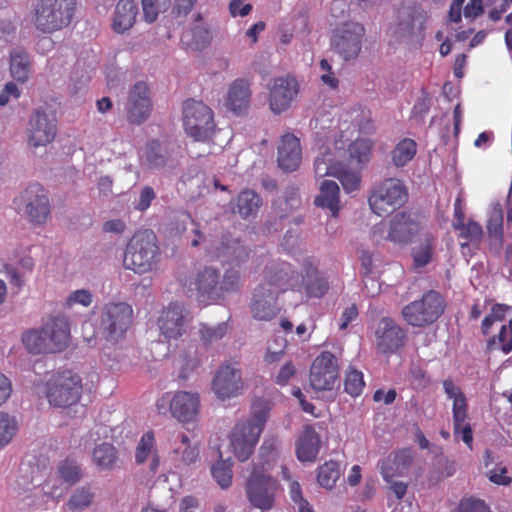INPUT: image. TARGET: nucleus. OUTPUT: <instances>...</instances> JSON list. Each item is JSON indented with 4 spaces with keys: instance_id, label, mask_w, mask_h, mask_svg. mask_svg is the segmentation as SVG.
I'll return each mask as SVG.
<instances>
[{
    "instance_id": "obj_63",
    "label": "nucleus",
    "mask_w": 512,
    "mask_h": 512,
    "mask_svg": "<svg viewBox=\"0 0 512 512\" xmlns=\"http://www.w3.org/2000/svg\"><path fill=\"white\" fill-rule=\"evenodd\" d=\"M92 302L93 294L88 289H78L69 294L65 302V307L69 309L76 305L89 307Z\"/></svg>"
},
{
    "instance_id": "obj_7",
    "label": "nucleus",
    "mask_w": 512,
    "mask_h": 512,
    "mask_svg": "<svg viewBox=\"0 0 512 512\" xmlns=\"http://www.w3.org/2000/svg\"><path fill=\"white\" fill-rule=\"evenodd\" d=\"M155 406L161 415L170 412L182 424L194 423L200 412V397L197 392H167L157 399Z\"/></svg>"
},
{
    "instance_id": "obj_49",
    "label": "nucleus",
    "mask_w": 512,
    "mask_h": 512,
    "mask_svg": "<svg viewBox=\"0 0 512 512\" xmlns=\"http://www.w3.org/2000/svg\"><path fill=\"white\" fill-rule=\"evenodd\" d=\"M435 238L431 234H426L419 247L412 252L415 268L426 266L432 259Z\"/></svg>"
},
{
    "instance_id": "obj_56",
    "label": "nucleus",
    "mask_w": 512,
    "mask_h": 512,
    "mask_svg": "<svg viewBox=\"0 0 512 512\" xmlns=\"http://www.w3.org/2000/svg\"><path fill=\"white\" fill-rule=\"evenodd\" d=\"M94 499V492L90 487L83 486L77 488L68 500V507L73 511H82L88 508Z\"/></svg>"
},
{
    "instance_id": "obj_54",
    "label": "nucleus",
    "mask_w": 512,
    "mask_h": 512,
    "mask_svg": "<svg viewBox=\"0 0 512 512\" xmlns=\"http://www.w3.org/2000/svg\"><path fill=\"white\" fill-rule=\"evenodd\" d=\"M334 177L341 182L343 189L348 193L353 192L360 187V173L347 168L341 163H339Z\"/></svg>"
},
{
    "instance_id": "obj_14",
    "label": "nucleus",
    "mask_w": 512,
    "mask_h": 512,
    "mask_svg": "<svg viewBox=\"0 0 512 512\" xmlns=\"http://www.w3.org/2000/svg\"><path fill=\"white\" fill-rule=\"evenodd\" d=\"M364 34L363 25L356 22L344 23L334 31L331 47L344 61L355 59L361 52Z\"/></svg>"
},
{
    "instance_id": "obj_36",
    "label": "nucleus",
    "mask_w": 512,
    "mask_h": 512,
    "mask_svg": "<svg viewBox=\"0 0 512 512\" xmlns=\"http://www.w3.org/2000/svg\"><path fill=\"white\" fill-rule=\"evenodd\" d=\"M180 41L184 49L193 51L202 50L209 44L210 32L203 25L200 14L197 15V23L182 33Z\"/></svg>"
},
{
    "instance_id": "obj_32",
    "label": "nucleus",
    "mask_w": 512,
    "mask_h": 512,
    "mask_svg": "<svg viewBox=\"0 0 512 512\" xmlns=\"http://www.w3.org/2000/svg\"><path fill=\"white\" fill-rule=\"evenodd\" d=\"M320 449V437L310 425L303 428L296 442V456L301 462H314Z\"/></svg>"
},
{
    "instance_id": "obj_55",
    "label": "nucleus",
    "mask_w": 512,
    "mask_h": 512,
    "mask_svg": "<svg viewBox=\"0 0 512 512\" xmlns=\"http://www.w3.org/2000/svg\"><path fill=\"white\" fill-rule=\"evenodd\" d=\"M373 142L370 139L357 138L348 145L350 158L358 163H366L370 160Z\"/></svg>"
},
{
    "instance_id": "obj_9",
    "label": "nucleus",
    "mask_w": 512,
    "mask_h": 512,
    "mask_svg": "<svg viewBox=\"0 0 512 512\" xmlns=\"http://www.w3.org/2000/svg\"><path fill=\"white\" fill-rule=\"evenodd\" d=\"M303 273L298 271L291 263L277 259L265 265L263 281L260 285L274 290L277 294L287 291L301 292L303 287Z\"/></svg>"
},
{
    "instance_id": "obj_2",
    "label": "nucleus",
    "mask_w": 512,
    "mask_h": 512,
    "mask_svg": "<svg viewBox=\"0 0 512 512\" xmlns=\"http://www.w3.org/2000/svg\"><path fill=\"white\" fill-rule=\"evenodd\" d=\"M160 256L157 236L152 230L136 232L126 245L123 265L137 274L152 271Z\"/></svg>"
},
{
    "instance_id": "obj_27",
    "label": "nucleus",
    "mask_w": 512,
    "mask_h": 512,
    "mask_svg": "<svg viewBox=\"0 0 512 512\" xmlns=\"http://www.w3.org/2000/svg\"><path fill=\"white\" fill-rule=\"evenodd\" d=\"M43 327L51 353L61 352L68 347L70 342V324L65 317H53Z\"/></svg>"
},
{
    "instance_id": "obj_35",
    "label": "nucleus",
    "mask_w": 512,
    "mask_h": 512,
    "mask_svg": "<svg viewBox=\"0 0 512 512\" xmlns=\"http://www.w3.org/2000/svg\"><path fill=\"white\" fill-rule=\"evenodd\" d=\"M149 457L152 458L149 469L152 473H156L160 466V456L156 448L154 432L151 430L141 436L135 450V461L138 465H141L145 463Z\"/></svg>"
},
{
    "instance_id": "obj_31",
    "label": "nucleus",
    "mask_w": 512,
    "mask_h": 512,
    "mask_svg": "<svg viewBox=\"0 0 512 512\" xmlns=\"http://www.w3.org/2000/svg\"><path fill=\"white\" fill-rule=\"evenodd\" d=\"M138 12V5L133 0H119L111 24L113 31L123 34L131 29L136 22Z\"/></svg>"
},
{
    "instance_id": "obj_25",
    "label": "nucleus",
    "mask_w": 512,
    "mask_h": 512,
    "mask_svg": "<svg viewBox=\"0 0 512 512\" xmlns=\"http://www.w3.org/2000/svg\"><path fill=\"white\" fill-rule=\"evenodd\" d=\"M161 335L166 339H177L185 333L184 307L179 303H170L158 318Z\"/></svg>"
},
{
    "instance_id": "obj_40",
    "label": "nucleus",
    "mask_w": 512,
    "mask_h": 512,
    "mask_svg": "<svg viewBox=\"0 0 512 512\" xmlns=\"http://www.w3.org/2000/svg\"><path fill=\"white\" fill-rule=\"evenodd\" d=\"M203 353L197 344H189L187 349L180 355L179 358V377L187 379L193 372H195L202 364Z\"/></svg>"
},
{
    "instance_id": "obj_29",
    "label": "nucleus",
    "mask_w": 512,
    "mask_h": 512,
    "mask_svg": "<svg viewBox=\"0 0 512 512\" xmlns=\"http://www.w3.org/2000/svg\"><path fill=\"white\" fill-rule=\"evenodd\" d=\"M251 102L250 83L242 78L235 79L229 86L225 105L236 115L244 114Z\"/></svg>"
},
{
    "instance_id": "obj_10",
    "label": "nucleus",
    "mask_w": 512,
    "mask_h": 512,
    "mask_svg": "<svg viewBox=\"0 0 512 512\" xmlns=\"http://www.w3.org/2000/svg\"><path fill=\"white\" fill-rule=\"evenodd\" d=\"M183 125L186 133L196 141H207L215 130L214 115L202 101L187 99L183 103Z\"/></svg>"
},
{
    "instance_id": "obj_17",
    "label": "nucleus",
    "mask_w": 512,
    "mask_h": 512,
    "mask_svg": "<svg viewBox=\"0 0 512 512\" xmlns=\"http://www.w3.org/2000/svg\"><path fill=\"white\" fill-rule=\"evenodd\" d=\"M269 106L274 114H281L289 109L299 93V83L292 75L273 79L269 85Z\"/></svg>"
},
{
    "instance_id": "obj_62",
    "label": "nucleus",
    "mask_w": 512,
    "mask_h": 512,
    "mask_svg": "<svg viewBox=\"0 0 512 512\" xmlns=\"http://www.w3.org/2000/svg\"><path fill=\"white\" fill-rule=\"evenodd\" d=\"M16 432V423L8 414L0 412V448L7 445Z\"/></svg>"
},
{
    "instance_id": "obj_13",
    "label": "nucleus",
    "mask_w": 512,
    "mask_h": 512,
    "mask_svg": "<svg viewBox=\"0 0 512 512\" xmlns=\"http://www.w3.org/2000/svg\"><path fill=\"white\" fill-rule=\"evenodd\" d=\"M81 392L80 377L71 371H64L55 376L49 384L47 398L52 406L68 407L79 401Z\"/></svg>"
},
{
    "instance_id": "obj_37",
    "label": "nucleus",
    "mask_w": 512,
    "mask_h": 512,
    "mask_svg": "<svg viewBox=\"0 0 512 512\" xmlns=\"http://www.w3.org/2000/svg\"><path fill=\"white\" fill-rule=\"evenodd\" d=\"M170 160V152L157 139L149 140L142 154L143 163L150 169L164 168Z\"/></svg>"
},
{
    "instance_id": "obj_26",
    "label": "nucleus",
    "mask_w": 512,
    "mask_h": 512,
    "mask_svg": "<svg viewBox=\"0 0 512 512\" xmlns=\"http://www.w3.org/2000/svg\"><path fill=\"white\" fill-rule=\"evenodd\" d=\"M278 295L274 290L258 285L253 293L250 309L257 320H271L277 314Z\"/></svg>"
},
{
    "instance_id": "obj_30",
    "label": "nucleus",
    "mask_w": 512,
    "mask_h": 512,
    "mask_svg": "<svg viewBox=\"0 0 512 512\" xmlns=\"http://www.w3.org/2000/svg\"><path fill=\"white\" fill-rule=\"evenodd\" d=\"M413 455L411 450L402 449L390 454L383 460L380 472L384 480L388 483L392 481L395 476L403 475V473L412 464Z\"/></svg>"
},
{
    "instance_id": "obj_15",
    "label": "nucleus",
    "mask_w": 512,
    "mask_h": 512,
    "mask_svg": "<svg viewBox=\"0 0 512 512\" xmlns=\"http://www.w3.org/2000/svg\"><path fill=\"white\" fill-rule=\"evenodd\" d=\"M339 365L336 356L330 351H322L310 367L309 382L316 391H330L338 381Z\"/></svg>"
},
{
    "instance_id": "obj_33",
    "label": "nucleus",
    "mask_w": 512,
    "mask_h": 512,
    "mask_svg": "<svg viewBox=\"0 0 512 512\" xmlns=\"http://www.w3.org/2000/svg\"><path fill=\"white\" fill-rule=\"evenodd\" d=\"M504 215L501 204H494L488 214L486 223L487 235L491 249L500 252L504 243Z\"/></svg>"
},
{
    "instance_id": "obj_43",
    "label": "nucleus",
    "mask_w": 512,
    "mask_h": 512,
    "mask_svg": "<svg viewBox=\"0 0 512 512\" xmlns=\"http://www.w3.org/2000/svg\"><path fill=\"white\" fill-rule=\"evenodd\" d=\"M10 71L12 77L19 81L25 82L30 73V59L28 54L22 49H14L10 53Z\"/></svg>"
},
{
    "instance_id": "obj_59",
    "label": "nucleus",
    "mask_w": 512,
    "mask_h": 512,
    "mask_svg": "<svg viewBox=\"0 0 512 512\" xmlns=\"http://www.w3.org/2000/svg\"><path fill=\"white\" fill-rule=\"evenodd\" d=\"M211 473L217 484L222 489H227L232 484V464L226 461H219L211 468Z\"/></svg>"
},
{
    "instance_id": "obj_48",
    "label": "nucleus",
    "mask_w": 512,
    "mask_h": 512,
    "mask_svg": "<svg viewBox=\"0 0 512 512\" xmlns=\"http://www.w3.org/2000/svg\"><path fill=\"white\" fill-rule=\"evenodd\" d=\"M117 459V451L112 444L103 443L93 450V461L100 469L112 468Z\"/></svg>"
},
{
    "instance_id": "obj_41",
    "label": "nucleus",
    "mask_w": 512,
    "mask_h": 512,
    "mask_svg": "<svg viewBox=\"0 0 512 512\" xmlns=\"http://www.w3.org/2000/svg\"><path fill=\"white\" fill-rule=\"evenodd\" d=\"M217 257L226 261L240 264L249 258V250L237 239H229L217 248Z\"/></svg>"
},
{
    "instance_id": "obj_21",
    "label": "nucleus",
    "mask_w": 512,
    "mask_h": 512,
    "mask_svg": "<svg viewBox=\"0 0 512 512\" xmlns=\"http://www.w3.org/2000/svg\"><path fill=\"white\" fill-rule=\"evenodd\" d=\"M353 130L349 137H346V133L350 129L349 126L346 129H340L339 138L334 140V148L338 155L332 153L330 150L326 149L320 153V156H317L314 162V169L316 176L322 178L325 176H333L336 173L337 167L339 165V161L337 157H341L342 154L345 153L346 142L350 140L353 136V133L357 130L356 125H352Z\"/></svg>"
},
{
    "instance_id": "obj_23",
    "label": "nucleus",
    "mask_w": 512,
    "mask_h": 512,
    "mask_svg": "<svg viewBox=\"0 0 512 512\" xmlns=\"http://www.w3.org/2000/svg\"><path fill=\"white\" fill-rule=\"evenodd\" d=\"M301 271L304 273L303 287L307 297L321 298L329 290L327 277L321 273L314 259L310 256L304 257L300 262Z\"/></svg>"
},
{
    "instance_id": "obj_60",
    "label": "nucleus",
    "mask_w": 512,
    "mask_h": 512,
    "mask_svg": "<svg viewBox=\"0 0 512 512\" xmlns=\"http://www.w3.org/2000/svg\"><path fill=\"white\" fill-rule=\"evenodd\" d=\"M228 325L225 322L219 323L216 326H203L200 329V337L204 345H211L221 340L227 333Z\"/></svg>"
},
{
    "instance_id": "obj_46",
    "label": "nucleus",
    "mask_w": 512,
    "mask_h": 512,
    "mask_svg": "<svg viewBox=\"0 0 512 512\" xmlns=\"http://www.w3.org/2000/svg\"><path fill=\"white\" fill-rule=\"evenodd\" d=\"M55 473L69 487L79 482L82 478L80 465L71 457L61 460L57 464Z\"/></svg>"
},
{
    "instance_id": "obj_28",
    "label": "nucleus",
    "mask_w": 512,
    "mask_h": 512,
    "mask_svg": "<svg viewBox=\"0 0 512 512\" xmlns=\"http://www.w3.org/2000/svg\"><path fill=\"white\" fill-rule=\"evenodd\" d=\"M301 146L299 139L292 133L284 134L279 142L277 162L287 172L295 171L301 162Z\"/></svg>"
},
{
    "instance_id": "obj_12",
    "label": "nucleus",
    "mask_w": 512,
    "mask_h": 512,
    "mask_svg": "<svg viewBox=\"0 0 512 512\" xmlns=\"http://www.w3.org/2000/svg\"><path fill=\"white\" fill-rule=\"evenodd\" d=\"M14 203L36 225L46 223L51 213L48 195L40 184L28 186L15 198Z\"/></svg>"
},
{
    "instance_id": "obj_20",
    "label": "nucleus",
    "mask_w": 512,
    "mask_h": 512,
    "mask_svg": "<svg viewBox=\"0 0 512 512\" xmlns=\"http://www.w3.org/2000/svg\"><path fill=\"white\" fill-rule=\"evenodd\" d=\"M126 111L127 120L131 124L139 125L149 117L151 112V101L149 96V87L145 82L139 81L135 83L130 90Z\"/></svg>"
},
{
    "instance_id": "obj_34",
    "label": "nucleus",
    "mask_w": 512,
    "mask_h": 512,
    "mask_svg": "<svg viewBox=\"0 0 512 512\" xmlns=\"http://www.w3.org/2000/svg\"><path fill=\"white\" fill-rule=\"evenodd\" d=\"M314 204L327 209L333 217H338L341 208L338 184L332 180H324L320 185L319 194L314 199Z\"/></svg>"
},
{
    "instance_id": "obj_52",
    "label": "nucleus",
    "mask_w": 512,
    "mask_h": 512,
    "mask_svg": "<svg viewBox=\"0 0 512 512\" xmlns=\"http://www.w3.org/2000/svg\"><path fill=\"white\" fill-rule=\"evenodd\" d=\"M453 229L459 231L460 238L465 239V242L461 243V247L467 246L469 243H479L483 238V228L474 220H469L467 223L462 222V227L453 225Z\"/></svg>"
},
{
    "instance_id": "obj_42",
    "label": "nucleus",
    "mask_w": 512,
    "mask_h": 512,
    "mask_svg": "<svg viewBox=\"0 0 512 512\" xmlns=\"http://www.w3.org/2000/svg\"><path fill=\"white\" fill-rule=\"evenodd\" d=\"M22 343L31 354L37 355L51 353L46 339V334L44 332V327L26 331L22 336Z\"/></svg>"
},
{
    "instance_id": "obj_4",
    "label": "nucleus",
    "mask_w": 512,
    "mask_h": 512,
    "mask_svg": "<svg viewBox=\"0 0 512 512\" xmlns=\"http://www.w3.org/2000/svg\"><path fill=\"white\" fill-rule=\"evenodd\" d=\"M75 9L76 0H37L32 23L43 33H53L70 24Z\"/></svg>"
},
{
    "instance_id": "obj_58",
    "label": "nucleus",
    "mask_w": 512,
    "mask_h": 512,
    "mask_svg": "<svg viewBox=\"0 0 512 512\" xmlns=\"http://www.w3.org/2000/svg\"><path fill=\"white\" fill-rule=\"evenodd\" d=\"M365 386L363 373L350 367L345 374L344 390L353 397L359 396Z\"/></svg>"
},
{
    "instance_id": "obj_1",
    "label": "nucleus",
    "mask_w": 512,
    "mask_h": 512,
    "mask_svg": "<svg viewBox=\"0 0 512 512\" xmlns=\"http://www.w3.org/2000/svg\"><path fill=\"white\" fill-rule=\"evenodd\" d=\"M269 410L266 401L261 399L254 401L251 417L237 422L232 429L230 447L240 462H245L253 454L268 419Z\"/></svg>"
},
{
    "instance_id": "obj_6",
    "label": "nucleus",
    "mask_w": 512,
    "mask_h": 512,
    "mask_svg": "<svg viewBox=\"0 0 512 512\" xmlns=\"http://www.w3.org/2000/svg\"><path fill=\"white\" fill-rule=\"evenodd\" d=\"M428 15L420 4L401 5L396 12L394 22L390 25V34L397 41L422 39Z\"/></svg>"
},
{
    "instance_id": "obj_51",
    "label": "nucleus",
    "mask_w": 512,
    "mask_h": 512,
    "mask_svg": "<svg viewBox=\"0 0 512 512\" xmlns=\"http://www.w3.org/2000/svg\"><path fill=\"white\" fill-rule=\"evenodd\" d=\"M452 417L453 434L454 437H458L460 434L461 426L468 423V404L465 394H459L458 397L453 401Z\"/></svg>"
},
{
    "instance_id": "obj_38",
    "label": "nucleus",
    "mask_w": 512,
    "mask_h": 512,
    "mask_svg": "<svg viewBox=\"0 0 512 512\" xmlns=\"http://www.w3.org/2000/svg\"><path fill=\"white\" fill-rule=\"evenodd\" d=\"M262 205V198L253 190L241 191L237 198L233 212L238 213L242 218L255 215Z\"/></svg>"
},
{
    "instance_id": "obj_22",
    "label": "nucleus",
    "mask_w": 512,
    "mask_h": 512,
    "mask_svg": "<svg viewBox=\"0 0 512 512\" xmlns=\"http://www.w3.org/2000/svg\"><path fill=\"white\" fill-rule=\"evenodd\" d=\"M375 336L377 348L384 354L396 352L406 340L404 329L388 317L379 321Z\"/></svg>"
},
{
    "instance_id": "obj_16",
    "label": "nucleus",
    "mask_w": 512,
    "mask_h": 512,
    "mask_svg": "<svg viewBox=\"0 0 512 512\" xmlns=\"http://www.w3.org/2000/svg\"><path fill=\"white\" fill-rule=\"evenodd\" d=\"M243 388L241 370L237 363H223L219 366L212 380V390L218 399L237 397Z\"/></svg>"
},
{
    "instance_id": "obj_47",
    "label": "nucleus",
    "mask_w": 512,
    "mask_h": 512,
    "mask_svg": "<svg viewBox=\"0 0 512 512\" xmlns=\"http://www.w3.org/2000/svg\"><path fill=\"white\" fill-rule=\"evenodd\" d=\"M278 458V441L271 437L265 439L259 449V462L255 466L258 471L265 473L272 467Z\"/></svg>"
},
{
    "instance_id": "obj_57",
    "label": "nucleus",
    "mask_w": 512,
    "mask_h": 512,
    "mask_svg": "<svg viewBox=\"0 0 512 512\" xmlns=\"http://www.w3.org/2000/svg\"><path fill=\"white\" fill-rule=\"evenodd\" d=\"M241 277L240 273L234 269H228L224 272L222 279L219 278L218 284V299L222 297L224 293H235L240 290Z\"/></svg>"
},
{
    "instance_id": "obj_50",
    "label": "nucleus",
    "mask_w": 512,
    "mask_h": 512,
    "mask_svg": "<svg viewBox=\"0 0 512 512\" xmlns=\"http://www.w3.org/2000/svg\"><path fill=\"white\" fill-rule=\"evenodd\" d=\"M340 465L335 461H328L318 469L317 481L320 486L326 489H332L340 478Z\"/></svg>"
},
{
    "instance_id": "obj_11",
    "label": "nucleus",
    "mask_w": 512,
    "mask_h": 512,
    "mask_svg": "<svg viewBox=\"0 0 512 512\" xmlns=\"http://www.w3.org/2000/svg\"><path fill=\"white\" fill-rule=\"evenodd\" d=\"M279 488V483L275 478L254 467L247 480L245 492L251 506L264 512L274 507Z\"/></svg>"
},
{
    "instance_id": "obj_53",
    "label": "nucleus",
    "mask_w": 512,
    "mask_h": 512,
    "mask_svg": "<svg viewBox=\"0 0 512 512\" xmlns=\"http://www.w3.org/2000/svg\"><path fill=\"white\" fill-rule=\"evenodd\" d=\"M512 313V306L502 303H496L492 306L491 312L484 317L481 324V332L483 335H488L491 327L497 321L505 320L507 315Z\"/></svg>"
},
{
    "instance_id": "obj_3",
    "label": "nucleus",
    "mask_w": 512,
    "mask_h": 512,
    "mask_svg": "<svg viewBox=\"0 0 512 512\" xmlns=\"http://www.w3.org/2000/svg\"><path fill=\"white\" fill-rule=\"evenodd\" d=\"M133 324V308L126 302H107L101 308L98 331L106 346H115L123 341Z\"/></svg>"
},
{
    "instance_id": "obj_45",
    "label": "nucleus",
    "mask_w": 512,
    "mask_h": 512,
    "mask_svg": "<svg viewBox=\"0 0 512 512\" xmlns=\"http://www.w3.org/2000/svg\"><path fill=\"white\" fill-rule=\"evenodd\" d=\"M494 350H501L504 354H509L512 351V318L507 325L501 326L497 335L487 340L486 351Z\"/></svg>"
},
{
    "instance_id": "obj_5",
    "label": "nucleus",
    "mask_w": 512,
    "mask_h": 512,
    "mask_svg": "<svg viewBox=\"0 0 512 512\" xmlns=\"http://www.w3.org/2000/svg\"><path fill=\"white\" fill-rule=\"evenodd\" d=\"M446 300L435 290H429L402 308L405 322L417 328H424L435 323L445 312Z\"/></svg>"
},
{
    "instance_id": "obj_18",
    "label": "nucleus",
    "mask_w": 512,
    "mask_h": 512,
    "mask_svg": "<svg viewBox=\"0 0 512 512\" xmlns=\"http://www.w3.org/2000/svg\"><path fill=\"white\" fill-rule=\"evenodd\" d=\"M57 133V120L54 114L37 109L28 124V142L33 147L46 146Z\"/></svg>"
},
{
    "instance_id": "obj_19",
    "label": "nucleus",
    "mask_w": 512,
    "mask_h": 512,
    "mask_svg": "<svg viewBox=\"0 0 512 512\" xmlns=\"http://www.w3.org/2000/svg\"><path fill=\"white\" fill-rule=\"evenodd\" d=\"M220 271L217 268L204 266L186 282L188 290L194 292L200 302L218 300V284Z\"/></svg>"
},
{
    "instance_id": "obj_64",
    "label": "nucleus",
    "mask_w": 512,
    "mask_h": 512,
    "mask_svg": "<svg viewBox=\"0 0 512 512\" xmlns=\"http://www.w3.org/2000/svg\"><path fill=\"white\" fill-rule=\"evenodd\" d=\"M458 512H491L489 506L479 499H464L460 502Z\"/></svg>"
},
{
    "instance_id": "obj_24",
    "label": "nucleus",
    "mask_w": 512,
    "mask_h": 512,
    "mask_svg": "<svg viewBox=\"0 0 512 512\" xmlns=\"http://www.w3.org/2000/svg\"><path fill=\"white\" fill-rule=\"evenodd\" d=\"M420 223L405 211L395 214L390 220L386 239L396 244H407L419 233Z\"/></svg>"
},
{
    "instance_id": "obj_39",
    "label": "nucleus",
    "mask_w": 512,
    "mask_h": 512,
    "mask_svg": "<svg viewBox=\"0 0 512 512\" xmlns=\"http://www.w3.org/2000/svg\"><path fill=\"white\" fill-rule=\"evenodd\" d=\"M173 454L182 464H193L199 458V445L192 443L185 433H180L174 442Z\"/></svg>"
},
{
    "instance_id": "obj_44",
    "label": "nucleus",
    "mask_w": 512,
    "mask_h": 512,
    "mask_svg": "<svg viewBox=\"0 0 512 512\" xmlns=\"http://www.w3.org/2000/svg\"><path fill=\"white\" fill-rule=\"evenodd\" d=\"M417 153V144L413 139L400 140L391 151V161L396 167L407 165Z\"/></svg>"
},
{
    "instance_id": "obj_8",
    "label": "nucleus",
    "mask_w": 512,
    "mask_h": 512,
    "mask_svg": "<svg viewBox=\"0 0 512 512\" xmlns=\"http://www.w3.org/2000/svg\"><path fill=\"white\" fill-rule=\"evenodd\" d=\"M408 193L399 179L388 178L374 186L368 198L370 209L378 216L391 214L407 201Z\"/></svg>"
},
{
    "instance_id": "obj_61",
    "label": "nucleus",
    "mask_w": 512,
    "mask_h": 512,
    "mask_svg": "<svg viewBox=\"0 0 512 512\" xmlns=\"http://www.w3.org/2000/svg\"><path fill=\"white\" fill-rule=\"evenodd\" d=\"M69 486H67L57 474L48 477L42 484L43 492L51 498H60L63 496Z\"/></svg>"
}]
</instances>
